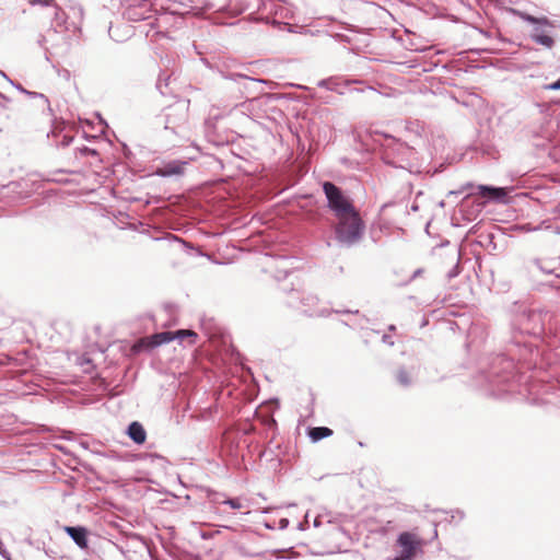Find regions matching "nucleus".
Here are the masks:
<instances>
[{"instance_id":"obj_1","label":"nucleus","mask_w":560,"mask_h":560,"mask_svg":"<svg viewBox=\"0 0 560 560\" xmlns=\"http://www.w3.org/2000/svg\"><path fill=\"white\" fill-rule=\"evenodd\" d=\"M282 290L285 293V302L290 307L300 310L310 316H326L328 314L325 308L319 307L318 298L304 290L301 281L296 282V287L288 289L284 285Z\"/></svg>"},{"instance_id":"obj_2","label":"nucleus","mask_w":560,"mask_h":560,"mask_svg":"<svg viewBox=\"0 0 560 560\" xmlns=\"http://www.w3.org/2000/svg\"><path fill=\"white\" fill-rule=\"evenodd\" d=\"M336 219L335 237L339 244L350 247L361 241L365 225L358 211Z\"/></svg>"},{"instance_id":"obj_3","label":"nucleus","mask_w":560,"mask_h":560,"mask_svg":"<svg viewBox=\"0 0 560 560\" xmlns=\"http://www.w3.org/2000/svg\"><path fill=\"white\" fill-rule=\"evenodd\" d=\"M189 101L179 100L165 109V129L183 138L188 132Z\"/></svg>"},{"instance_id":"obj_4","label":"nucleus","mask_w":560,"mask_h":560,"mask_svg":"<svg viewBox=\"0 0 560 560\" xmlns=\"http://www.w3.org/2000/svg\"><path fill=\"white\" fill-rule=\"evenodd\" d=\"M323 190L327 199V206L336 218L357 211L350 198L335 184L325 182Z\"/></svg>"},{"instance_id":"obj_5","label":"nucleus","mask_w":560,"mask_h":560,"mask_svg":"<svg viewBox=\"0 0 560 560\" xmlns=\"http://www.w3.org/2000/svg\"><path fill=\"white\" fill-rule=\"evenodd\" d=\"M514 362L503 354L497 355L487 372V380L492 385L504 384L513 376Z\"/></svg>"},{"instance_id":"obj_6","label":"nucleus","mask_w":560,"mask_h":560,"mask_svg":"<svg viewBox=\"0 0 560 560\" xmlns=\"http://www.w3.org/2000/svg\"><path fill=\"white\" fill-rule=\"evenodd\" d=\"M521 18L532 24L537 25L534 27L532 33V38L537 43L540 44L547 48H551L553 46V38L551 35H549L544 27L552 28L553 24L547 19V18H535L527 13H522Z\"/></svg>"},{"instance_id":"obj_7","label":"nucleus","mask_w":560,"mask_h":560,"mask_svg":"<svg viewBox=\"0 0 560 560\" xmlns=\"http://www.w3.org/2000/svg\"><path fill=\"white\" fill-rule=\"evenodd\" d=\"M397 545L399 551L393 560H412L420 544L416 536L410 533H402L398 536Z\"/></svg>"},{"instance_id":"obj_8","label":"nucleus","mask_w":560,"mask_h":560,"mask_svg":"<svg viewBox=\"0 0 560 560\" xmlns=\"http://www.w3.org/2000/svg\"><path fill=\"white\" fill-rule=\"evenodd\" d=\"M174 72H162L156 81V89L164 95H176L177 89L175 86L176 79L173 78Z\"/></svg>"},{"instance_id":"obj_9","label":"nucleus","mask_w":560,"mask_h":560,"mask_svg":"<svg viewBox=\"0 0 560 560\" xmlns=\"http://www.w3.org/2000/svg\"><path fill=\"white\" fill-rule=\"evenodd\" d=\"M186 162L171 161L156 170V174L162 177H170L173 175H180L184 173Z\"/></svg>"},{"instance_id":"obj_10","label":"nucleus","mask_w":560,"mask_h":560,"mask_svg":"<svg viewBox=\"0 0 560 560\" xmlns=\"http://www.w3.org/2000/svg\"><path fill=\"white\" fill-rule=\"evenodd\" d=\"M66 533L72 538L80 548L88 547L86 529L81 526H66Z\"/></svg>"},{"instance_id":"obj_11","label":"nucleus","mask_w":560,"mask_h":560,"mask_svg":"<svg viewBox=\"0 0 560 560\" xmlns=\"http://www.w3.org/2000/svg\"><path fill=\"white\" fill-rule=\"evenodd\" d=\"M127 434L137 444L144 443L147 439V432L143 425L138 421H133L129 424Z\"/></svg>"},{"instance_id":"obj_12","label":"nucleus","mask_w":560,"mask_h":560,"mask_svg":"<svg viewBox=\"0 0 560 560\" xmlns=\"http://www.w3.org/2000/svg\"><path fill=\"white\" fill-rule=\"evenodd\" d=\"M477 189L482 197H488L493 200H501L506 196L503 188L479 185Z\"/></svg>"},{"instance_id":"obj_13","label":"nucleus","mask_w":560,"mask_h":560,"mask_svg":"<svg viewBox=\"0 0 560 560\" xmlns=\"http://www.w3.org/2000/svg\"><path fill=\"white\" fill-rule=\"evenodd\" d=\"M175 336L172 331H163L155 334L151 337L150 345L152 347H158L164 343H168L170 341L174 340Z\"/></svg>"},{"instance_id":"obj_14","label":"nucleus","mask_w":560,"mask_h":560,"mask_svg":"<svg viewBox=\"0 0 560 560\" xmlns=\"http://www.w3.org/2000/svg\"><path fill=\"white\" fill-rule=\"evenodd\" d=\"M332 434V430L327 427H315L308 432V436L313 442H318L322 439L328 438Z\"/></svg>"},{"instance_id":"obj_15","label":"nucleus","mask_w":560,"mask_h":560,"mask_svg":"<svg viewBox=\"0 0 560 560\" xmlns=\"http://www.w3.org/2000/svg\"><path fill=\"white\" fill-rule=\"evenodd\" d=\"M375 133L381 135L385 138L386 143H384V145H386L387 149H389L392 145H394L395 147L394 150H396L397 152H408L409 151V148H407L404 143L397 142L395 138L387 136L385 133H378V132H375Z\"/></svg>"},{"instance_id":"obj_16","label":"nucleus","mask_w":560,"mask_h":560,"mask_svg":"<svg viewBox=\"0 0 560 560\" xmlns=\"http://www.w3.org/2000/svg\"><path fill=\"white\" fill-rule=\"evenodd\" d=\"M174 336H175V339H178L180 341L183 339H185L186 337H189V338H191L190 343H194L195 339L197 338V334L194 332L192 330H188V329H179L174 332Z\"/></svg>"},{"instance_id":"obj_17","label":"nucleus","mask_w":560,"mask_h":560,"mask_svg":"<svg viewBox=\"0 0 560 560\" xmlns=\"http://www.w3.org/2000/svg\"><path fill=\"white\" fill-rule=\"evenodd\" d=\"M66 129L65 121H55L52 129H51V136L57 137L59 133H61ZM48 137H50V133H48Z\"/></svg>"},{"instance_id":"obj_18","label":"nucleus","mask_w":560,"mask_h":560,"mask_svg":"<svg viewBox=\"0 0 560 560\" xmlns=\"http://www.w3.org/2000/svg\"><path fill=\"white\" fill-rule=\"evenodd\" d=\"M222 504H226L234 510H238V509L243 508V503L238 498L223 500Z\"/></svg>"},{"instance_id":"obj_19","label":"nucleus","mask_w":560,"mask_h":560,"mask_svg":"<svg viewBox=\"0 0 560 560\" xmlns=\"http://www.w3.org/2000/svg\"><path fill=\"white\" fill-rule=\"evenodd\" d=\"M397 380L404 386H408L411 383L408 373L405 370L398 371Z\"/></svg>"},{"instance_id":"obj_20","label":"nucleus","mask_w":560,"mask_h":560,"mask_svg":"<svg viewBox=\"0 0 560 560\" xmlns=\"http://www.w3.org/2000/svg\"><path fill=\"white\" fill-rule=\"evenodd\" d=\"M26 1L32 5L40 4L44 7H51L55 4V0H26Z\"/></svg>"},{"instance_id":"obj_21","label":"nucleus","mask_w":560,"mask_h":560,"mask_svg":"<svg viewBox=\"0 0 560 560\" xmlns=\"http://www.w3.org/2000/svg\"><path fill=\"white\" fill-rule=\"evenodd\" d=\"M73 140V137L69 133H63L62 135V139L60 142H57L56 144L57 145H61V147H68Z\"/></svg>"},{"instance_id":"obj_22","label":"nucleus","mask_w":560,"mask_h":560,"mask_svg":"<svg viewBox=\"0 0 560 560\" xmlns=\"http://www.w3.org/2000/svg\"><path fill=\"white\" fill-rule=\"evenodd\" d=\"M416 86L415 84H410L404 89H394L393 90V94H396V93H402V92H416Z\"/></svg>"},{"instance_id":"obj_23","label":"nucleus","mask_w":560,"mask_h":560,"mask_svg":"<svg viewBox=\"0 0 560 560\" xmlns=\"http://www.w3.org/2000/svg\"><path fill=\"white\" fill-rule=\"evenodd\" d=\"M319 85H320V86H326V88H327V89H329V90H336V91H338L339 93H342V91H340V90H338V89H336V88L331 86L329 81L322 80V81L319 82Z\"/></svg>"},{"instance_id":"obj_24","label":"nucleus","mask_w":560,"mask_h":560,"mask_svg":"<svg viewBox=\"0 0 560 560\" xmlns=\"http://www.w3.org/2000/svg\"><path fill=\"white\" fill-rule=\"evenodd\" d=\"M548 90H560V79L546 86Z\"/></svg>"},{"instance_id":"obj_25","label":"nucleus","mask_w":560,"mask_h":560,"mask_svg":"<svg viewBox=\"0 0 560 560\" xmlns=\"http://www.w3.org/2000/svg\"><path fill=\"white\" fill-rule=\"evenodd\" d=\"M535 265L542 271V272H546V273H551L552 272V269L551 268H548V267H542L540 261H536Z\"/></svg>"},{"instance_id":"obj_26","label":"nucleus","mask_w":560,"mask_h":560,"mask_svg":"<svg viewBox=\"0 0 560 560\" xmlns=\"http://www.w3.org/2000/svg\"><path fill=\"white\" fill-rule=\"evenodd\" d=\"M382 340L386 345H389V346L394 345V341H393L392 337L388 336V335H383Z\"/></svg>"},{"instance_id":"obj_27","label":"nucleus","mask_w":560,"mask_h":560,"mask_svg":"<svg viewBox=\"0 0 560 560\" xmlns=\"http://www.w3.org/2000/svg\"><path fill=\"white\" fill-rule=\"evenodd\" d=\"M238 77H240V78L247 79V80H249V81H250L252 83H254V84H261V83H265V81H264V80H255V79L248 78V77H246V75H242V74H238Z\"/></svg>"},{"instance_id":"obj_28","label":"nucleus","mask_w":560,"mask_h":560,"mask_svg":"<svg viewBox=\"0 0 560 560\" xmlns=\"http://www.w3.org/2000/svg\"><path fill=\"white\" fill-rule=\"evenodd\" d=\"M80 151H81L82 154H96L95 150L90 149L88 147H84V148L80 149Z\"/></svg>"},{"instance_id":"obj_29","label":"nucleus","mask_w":560,"mask_h":560,"mask_svg":"<svg viewBox=\"0 0 560 560\" xmlns=\"http://www.w3.org/2000/svg\"><path fill=\"white\" fill-rule=\"evenodd\" d=\"M31 94L39 96L40 98H43L44 103L49 107V102H48V100L43 94H37V93H31Z\"/></svg>"},{"instance_id":"obj_30","label":"nucleus","mask_w":560,"mask_h":560,"mask_svg":"<svg viewBox=\"0 0 560 560\" xmlns=\"http://www.w3.org/2000/svg\"><path fill=\"white\" fill-rule=\"evenodd\" d=\"M2 546H3V544L0 546V555H1L3 558H5V557L8 556V553H9V552H8V550H7V549H4Z\"/></svg>"},{"instance_id":"obj_31","label":"nucleus","mask_w":560,"mask_h":560,"mask_svg":"<svg viewBox=\"0 0 560 560\" xmlns=\"http://www.w3.org/2000/svg\"><path fill=\"white\" fill-rule=\"evenodd\" d=\"M384 159H385L386 163H389V164L396 165V162H395V161L389 160V153H386V156H385Z\"/></svg>"},{"instance_id":"obj_32","label":"nucleus","mask_w":560,"mask_h":560,"mask_svg":"<svg viewBox=\"0 0 560 560\" xmlns=\"http://www.w3.org/2000/svg\"><path fill=\"white\" fill-rule=\"evenodd\" d=\"M456 513L458 515V520L460 521L464 517V514L462 512H459V511H457Z\"/></svg>"},{"instance_id":"obj_33","label":"nucleus","mask_w":560,"mask_h":560,"mask_svg":"<svg viewBox=\"0 0 560 560\" xmlns=\"http://www.w3.org/2000/svg\"><path fill=\"white\" fill-rule=\"evenodd\" d=\"M427 91H428L427 88H424V89L423 88H419V92H421V93L427 92Z\"/></svg>"},{"instance_id":"obj_34","label":"nucleus","mask_w":560,"mask_h":560,"mask_svg":"<svg viewBox=\"0 0 560 560\" xmlns=\"http://www.w3.org/2000/svg\"><path fill=\"white\" fill-rule=\"evenodd\" d=\"M337 313H350L349 310H346V311H336Z\"/></svg>"},{"instance_id":"obj_35","label":"nucleus","mask_w":560,"mask_h":560,"mask_svg":"<svg viewBox=\"0 0 560 560\" xmlns=\"http://www.w3.org/2000/svg\"><path fill=\"white\" fill-rule=\"evenodd\" d=\"M395 329H396V327L394 325L389 326V330L394 331Z\"/></svg>"},{"instance_id":"obj_36","label":"nucleus","mask_w":560,"mask_h":560,"mask_svg":"<svg viewBox=\"0 0 560 560\" xmlns=\"http://www.w3.org/2000/svg\"><path fill=\"white\" fill-rule=\"evenodd\" d=\"M5 560H12L11 555L8 553V556L4 558Z\"/></svg>"},{"instance_id":"obj_37","label":"nucleus","mask_w":560,"mask_h":560,"mask_svg":"<svg viewBox=\"0 0 560 560\" xmlns=\"http://www.w3.org/2000/svg\"><path fill=\"white\" fill-rule=\"evenodd\" d=\"M5 560H12L11 555L8 553V556L4 558Z\"/></svg>"},{"instance_id":"obj_38","label":"nucleus","mask_w":560,"mask_h":560,"mask_svg":"<svg viewBox=\"0 0 560 560\" xmlns=\"http://www.w3.org/2000/svg\"><path fill=\"white\" fill-rule=\"evenodd\" d=\"M5 560H12L11 555L8 553V556L4 558Z\"/></svg>"},{"instance_id":"obj_39","label":"nucleus","mask_w":560,"mask_h":560,"mask_svg":"<svg viewBox=\"0 0 560 560\" xmlns=\"http://www.w3.org/2000/svg\"><path fill=\"white\" fill-rule=\"evenodd\" d=\"M411 209H412L413 211H417V210H418V207L413 205V206L411 207Z\"/></svg>"},{"instance_id":"obj_40","label":"nucleus","mask_w":560,"mask_h":560,"mask_svg":"<svg viewBox=\"0 0 560 560\" xmlns=\"http://www.w3.org/2000/svg\"><path fill=\"white\" fill-rule=\"evenodd\" d=\"M314 525H315V526H318V525H319V523H318V521H317V520H315V521H314Z\"/></svg>"},{"instance_id":"obj_41","label":"nucleus","mask_w":560,"mask_h":560,"mask_svg":"<svg viewBox=\"0 0 560 560\" xmlns=\"http://www.w3.org/2000/svg\"><path fill=\"white\" fill-rule=\"evenodd\" d=\"M2 545V541L0 540V546Z\"/></svg>"}]
</instances>
